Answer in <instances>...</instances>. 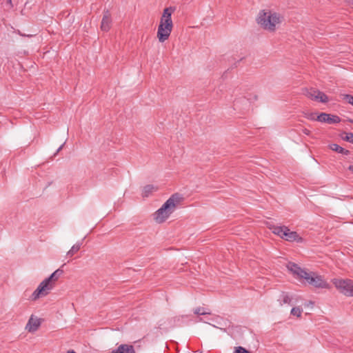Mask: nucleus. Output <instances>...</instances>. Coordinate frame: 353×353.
<instances>
[{
  "label": "nucleus",
  "mask_w": 353,
  "mask_h": 353,
  "mask_svg": "<svg viewBox=\"0 0 353 353\" xmlns=\"http://www.w3.org/2000/svg\"><path fill=\"white\" fill-rule=\"evenodd\" d=\"M283 21L281 14L270 10H261L256 18L257 23L269 32H274Z\"/></svg>",
  "instance_id": "f257e3e1"
},
{
  "label": "nucleus",
  "mask_w": 353,
  "mask_h": 353,
  "mask_svg": "<svg viewBox=\"0 0 353 353\" xmlns=\"http://www.w3.org/2000/svg\"><path fill=\"white\" fill-rule=\"evenodd\" d=\"M181 198L178 194L172 195L163 205L153 214V219L157 223H164L174 212L176 206L179 204Z\"/></svg>",
  "instance_id": "f03ea898"
},
{
  "label": "nucleus",
  "mask_w": 353,
  "mask_h": 353,
  "mask_svg": "<svg viewBox=\"0 0 353 353\" xmlns=\"http://www.w3.org/2000/svg\"><path fill=\"white\" fill-rule=\"evenodd\" d=\"M63 273L60 269L54 271L48 278L44 279L40 283L37 288L32 294L30 299L36 301L40 297L45 296L49 294L54 286V282L58 280L59 277Z\"/></svg>",
  "instance_id": "7ed1b4c3"
},
{
  "label": "nucleus",
  "mask_w": 353,
  "mask_h": 353,
  "mask_svg": "<svg viewBox=\"0 0 353 353\" xmlns=\"http://www.w3.org/2000/svg\"><path fill=\"white\" fill-rule=\"evenodd\" d=\"M334 286L343 294L353 296V281L350 279H332Z\"/></svg>",
  "instance_id": "20e7f679"
},
{
  "label": "nucleus",
  "mask_w": 353,
  "mask_h": 353,
  "mask_svg": "<svg viewBox=\"0 0 353 353\" xmlns=\"http://www.w3.org/2000/svg\"><path fill=\"white\" fill-rule=\"evenodd\" d=\"M303 279L310 285L318 288H328L329 284L323 278L315 272H307V275Z\"/></svg>",
  "instance_id": "39448f33"
},
{
  "label": "nucleus",
  "mask_w": 353,
  "mask_h": 353,
  "mask_svg": "<svg viewBox=\"0 0 353 353\" xmlns=\"http://www.w3.org/2000/svg\"><path fill=\"white\" fill-rule=\"evenodd\" d=\"M174 10L175 8L174 7L165 8L161 17L159 26L172 30L173 22L172 20V14L174 13Z\"/></svg>",
  "instance_id": "423d86ee"
},
{
  "label": "nucleus",
  "mask_w": 353,
  "mask_h": 353,
  "mask_svg": "<svg viewBox=\"0 0 353 353\" xmlns=\"http://www.w3.org/2000/svg\"><path fill=\"white\" fill-rule=\"evenodd\" d=\"M305 95L307 96V97L310 98L313 101H319L321 103H326L328 101L327 96L325 93L321 92L319 90L312 88L307 90Z\"/></svg>",
  "instance_id": "0eeeda50"
},
{
  "label": "nucleus",
  "mask_w": 353,
  "mask_h": 353,
  "mask_svg": "<svg viewBox=\"0 0 353 353\" xmlns=\"http://www.w3.org/2000/svg\"><path fill=\"white\" fill-rule=\"evenodd\" d=\"M316 121L321 123H327L332 124L339 123L341 121V119L336 115L327 113H321L317 116Z\"/></svg>",
  "instance_id": "6e6552de"
},
{
  "label": "nucleus",
  "mask_w": 353,
  "mask_h": 353,
  "mask_svg": "<svg viewBox=\"0 0 353 353\" xmlns=\"http://www.w3.org/2000/svg\"><path fill=\"white\" fill-rule=\"evenodd\" d=\"M40 325V319L31 316L26 325V330L29 332H34L39 329Z\"/></svg>",
  "instance_id": "1a4fd4ad"
},
{
  "label": "nucleus",
  "mask_w": 353,
  "mask_h": 353,
  "mask_svg": "<svg viewBox=\"0 0 353 353\" xmlns=\"http://www.w3.org/2000/svg\"><path fill=\"white\" fill-rule=\"evenodd\" d=\"M112 25L111 14L108 10L103 12V18L101 23V29L104 32L110 30Z\"/></svg>",
  "instance_id": "9d476101"
},
{
  "label": "nucleus",
  "mask_w": 353,
  "mask_h": 353,
  "mask_svg": "<svg viewBox=\"0 0 353 353\" xmlns=\"http://www.w3.org/2000/svg\"><path fill=\"white\" fill-rule=\"evenodd\" d=\"M287 268L292 274L296 275L301 279H303V277L307 275V272L305 270L301 269L294 263H289L287 265Z\"/></svg>",
  "instance_id": "9b49d317"
},
{
  "label": "nucleus",
  "mask_w": 353,
  "mask_h": 353,
  "mask_svg": "<svg viewBox=\"0 0 353 353\" xmlns=\"http://www.w3.org/2000/svg\"><path fill=\"white\" fill-rule=\"evenodd\" d=\"M283 238L288 241H296L301 242L302 238L299 236V234L296 232L290 231V230L287 228L285 233H283Z\"/></svg>",
  "instance_id": "f8f14e48"
},
{
  "label": "nucleus",
  "mask_w": 353,
  "mask_h": 353,
  "mask_svg": "<svg viewBox=\"0 0 353 353\" xmlns=\"http://www.w3.org/2000/svg\"><path fill=\"white\" fill-rule=\"evenodd\" d=\"M171 32V30L163 28L161 26H158L157 37L160 43H163L168 40L170 36Z\"/></svg>",
  "instance_id": "ddd939ff"
},
{
  "label": "nucleus",
  "mask_w": 353,
  "mask_h": 353,
  "mask_svg": "<svg viewBox=\"0 0 353 353\" xmlns=\"http://www.w3.org/2000/svg\"><path fill=\"white\" fill-rule=\"evenodd\" d=\"M277 301L279 302V305H281V306H283L285 305H293L292 296L288 292H283L280 294V295L278 297Z\"/></svg>",
  "instance_id": "4468645a"
},
{
  "label": "nucleus",
  "mask_w": 353,
  "mask_h": 353,
  "mask_svg": "<svg viewBox=\"0 0 353 353\" xmlns=\"http://www.w3.org/2000/svg\"><path fill=\"white\" fill-rule=\"evenodd\" d=\"M158 190V186L152 184H148L143 188L141 195L143 198H147L152 195Z\"/></svg>",
  "instance_id": "2eb2a0df"
},
{
  "label": "nucleus",
  "mask_w": 353,
  "mask_h": 353,
  "mask_svg": "<svg viewBox=\"0 0 353 353\" xmlns=\"http://www.w3.org/2000/svg\"><path fill=\"white\" fill-rule=\"evenodd\" d=\"M329 147L332 150L335 151L338 153L343 154H346V155L349 154L348 150H345L344 148H343L342 147H341L340 145H339L336 143L331 144V145H330Z\"/></svg>",
  "instance_id": "dca6fc26"
},
{
  "label": "nucleus",
  "mask_w": 353,
  "mask_h": 353,
  "mask_svg": "<svg viewBox=\"0 0 353 353\" xmlns=\"http://www.w3.org/2000/svg\"><path fill=\"white\" fill-rule=\"evenodd\" d=\"M288 227L285 226H274L272 230V232L281 238H283V233H285V231Z\"/></svg>",
  "instance_id": "f3484780"
},
{
  "label": "nucleus",
  "mask_w": 353,
  "mask_h": 353,
  "mask_svg": "<svg viewBox=\"0 0 353 353\" xmlns=\"http://www.w3.org/2000/svg\"><path fill=\"white\" fill-rule=\"evenodd\" d=\"M81 244H82L81 243L78 242L76 244H74V245H72L71 249L67 252L66 256H70V257L72 256L74 254H76L80 250V248L81 247Z\"/></svg>",
  "instance_id": "a211bd4d"
},
{
  "label": "nucleus",
  "mask_w": 353,
  "mask_h": 353,
  "mask_svg": "<svg viewBox=\"0 0 353 353\" xmlns=\"http://www.w3.org/2000/svg\"><path fill=\"white\" fill-rule=\"evenodd\" d=\"M303 312V310L299 307H292L291 310V314L297 317H301V314Z\"/></svg>",
  "instance_id": "6ab92c4d"
},
{
  "label": "nucleus",
  "mask_w": 353,
  "mask_h": 353,
  "mask_svg": "<svg viewBox=\"0 0 353 353\" xmlns=\"http://www.w3.org/2000/svg\"><path fill=\"white\" fill-rule=\"evenodd\" d=\"M341 138L344 141H346L353 143V133H352V132L344 133L342 135Z\"/></svg>",
  "instance_id": "aec40b11"
},
{
  "label": "nucleus",
  "mask_w": 353,
  "mask_h": 353,
  "mask_svg": "<svg viewBox=\"0 0 353 353\" xmlns=\"http://www.w3.org/2000/svg\"><path fill=\"white\" fill-rule=\"evenodd\" d=\"M194 313L195 314H198V315H205V314H210V312L209 311H206L203 307H197V308L194 309Z\"/></svg>",
  "instance_id": "412c9836"
},
{
  "label": "nucleus",
  "mask_w": 353,
  "mask_h": 353,
  "mask_svg": "<svg viewBox=\"0 0 353 353\" xmlns=\"http://www.w3.org/2000/svg\"><path fill=\"white\" fill-rule=\"evenodd\" d=\"M304 117L307 119L308 120H310V121H316V113L314 112H304Z\"/></svg>",
  "instance_id": "4be33fe9"
},
{
  "label": "nucleus",
  "mask_w": 353,
  "mask_h": 353,
  "mask_svg": "<svg viewBox=\"0 0 353 353\" xmlns=\"http://www.w3.org/2000/svg\"><path fill=\"white\" fill-rule=\"evenodd\" d=\"M234 353H250L248 350H246L244 347H238L235 349Z\"/></svg>",
  "instance_id": "5701e85b"
},
{
  "label": "nucleus",
  "mask_w": 353,
  "mask_h": 353,
  "mask_svg": "<svg viewBox=\"0 0 353 353\" xmlns=\"http://www.w3.org/2000/svg\"><path fill=\"white\" fill-rule=\"evenodd\" d=\"M344 98L347 101V102L350 104L353 105V96L350 95V94H346V95H345Z\"/></svg>",
  "instance_id": "b1692460"
},
{
  "label": "nucleus",
  "mask_w": 353,
  "mask_h": 353,
  "mask_svg": "<svg viewBox=\"0 0 353 353\" xmlns=\"http://www.w3.org/2000/svg\"><path fill=\"white\" fill-rule=\"evenodd\" d=\"M303 132L306 135H309L310 134V131L306 128L303 130Z\"/></svg>",
  "instance_id": "393cba45"
},
{
  "label": "nucleus",
  "mask_w": 353,
  "mask_h": 353,
  "mask_svg": "<svg viewBox=\"0 0 353 353\" xmlns=\"http://www.w3.org/2000/svg\"><path fill=\"white\" fill-rule=\"evenodd\" d=\"M65 143L63 144H62L57 150V152L56 154L59 153L63 148V145H64Z\"/></svg>",
  "instance_id": "a878e982"
},
{
  "label": "nucleus",
  "mask_w": 353,
  "mask_h": 353,
  "mask_svg": "<svg viewBox=\"0 0 353 353\" xmlns=\"http://www.w3.org/2000/svg\"><path fill=\"white\" fill-rule=\"evenodd\" d=\"M348 170L353 172V165L348 167Z\"/></svg>",
  "instance_id": "bb28decb"
},
{
  "label": "nucleus",
  "mask_w": 353,
  "mask_h": 353,
  "mask_svg": "<svg viewBox=\"0 0 353 353\" xmlns=\"http://www.w3.org/2000/svg\"><path fill=\"white\" fill-rule=\"evenodd\" d=\"M67 353H76L74 350L68 351Z\"/></svg>",
  "instance_id": "cd10ccee"
},
{
  "label": "nucleus",
  "mask_w": 353,
  "mask_h": 353,
  "mask_svg": "<svg viewBox=\"0 0 353 353\" xmlns=\"http://www.w3.org/2000/svg\"><path fill=\"white\" fill-rule=\"evenodd\" d=\"M8 3L12 5V0H7Z\"/></svg>",
  "instance_id": "c85d7f7f"
}]
</instances>
